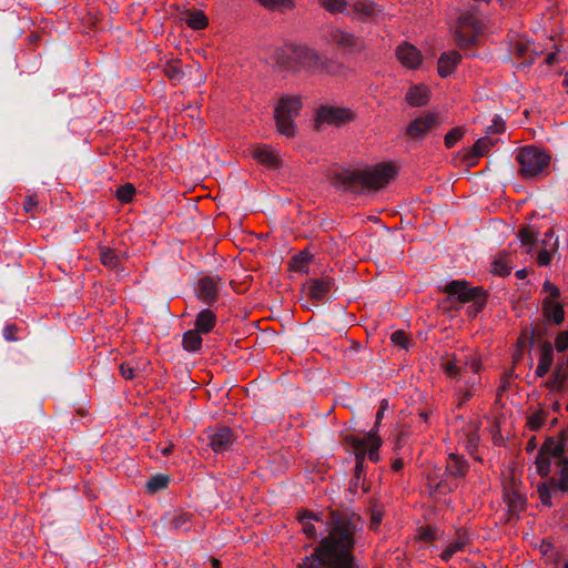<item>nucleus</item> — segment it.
<instances>
[{
	"instance_id": "f257e3e1",
	"label": "nucleus",
	"mask_w": 568,
	"mask_h": 568,
	"mask_svg": "<svg viewBox=\"0 0 568 568\" xmlns=\"http://www.w3.org/2000/svg\"><path fill=\"white\" fill-rule=\"evenodd\" d=\"M298 521L308 538H322L316 551L298 568H354V532L348 520L334 513L304 510L300 513Z\"/></svg>"
},
{
	"instance_id": "f03ea898",
	"label": "nucleus",
	"mask_w": 568,
	"mask_h": 568,
	"mask_svg": "<svg viewBox=\"0 0 568 568\" xmlns=\"http://www.w3.org/2000/svg\"><path fill=\"white\" fill-rule=\"evenodd\" d=\"M567 439V432H562L558 440L547 439L536 459L537 471L541 477L549 475L551 464L560 468L561 479L559 487L562 491L568 489V459L565 457Z\"/></svg>"
},
{
	"instance_id": "7ed1b4c3",
	"label": "nucleus",
	"mask_w": 568,
	"mask_h": 568,
	"mask_svg": "<svg viewBox=\"0 0 568 568\" xmlns=\"http://www.w3.org/2000/svg\"><path fill=\"white\" fill-rule=\"evenodd\" d=\"M440 366L447 376L465 381L468 387L474 388L478 383L481 362L474 351H463L444 357Z\"/></svg>"
},
{
	"instance_id": "20e7f679",
	"label": "nucleus",
	"mask_w": 568,
	"mask_h": 568,
	"mask_svg": "<svg viewBox=\"0 0 568 568\" xmlns=\"http://www.w3.org/2000/svg\"><path fill=\"white\" fill-rule=\"evenodd\" d=\"M397 174L390 163H381L372 168L358 170L351 175V185L358 184L367 190H379L386 186Z\"/></svg>"
},
{
	"instance_id": "39448f33",
	"label": "nucleus",
	"mask_w": 568,
	"mask_h": 568,
	"mask_svg": "<svg viewBox=\"0 0 568 568\" xmlns=\"http://www.w3.org/2000/svg\"><path fill=\"white\" fill-rule=\"evenodd\" d=\"M302 108V100L298 97H282L274 108V119L277 131L293 138L296 134L295 118L298 116Z\"/></svg>"
},
{
	"instance_id": "423d86ee",
	"label": "nucleus",
	"mask_w": 568,
	"mask_h": 568,
	"mask_svg": "<svg viewBox=\"0 0 568 568\" xmlns=\"http://www.w3.org/2000/svg\"><path fill=\"white\" fill-rule=\"evenodd\" d=\"M516 159L519 163V173L526 179L542 174L550 162L549 154L534 146L523 148Z\"/></svg>"
},
{
	"instance_id": "0eeeda50",
	"label": "nucleus",
	"mask_w": 568,
	"mask_h": 568,
	"mask_svg": "<svg viewBox=\"0 0 568 568\" xmlns=\"http://www.w3.org/2000/svg\"><path fill=\"white\" fill-rule=\"evenodd\" d=\"M292 59L301 67L311 71H328L326 59L307 45L292 47Z\"/></svg>"
},
{
	"instance_id": "6e6552de",
	"label": "nucleus",
	"mask_w": 568,
	"mask_h": 568,
	"mask_svg": "<svg viewBox=\"0 0 568 568\" xmlns=\"http://www.w3.org/2000/svg\"><path fill=\"white\" fill-rule=\"evenodd\" d=\"M347 440L355 450L357 459L363 460L367 456L373 462L378 460V448L382 442L375 430L363 437L349 436Z\"/></svg>"
},
{
	"instance_id": "1a4fd4ad",
	"label": "nucleus",
	"mask_w": 568,
	"mask_h": 568,
	"mask_svg": "<svg viewBox=\"0 0 568 568\" xmlns=\"http://www.w3.org/2000/svg\"><path fill=\"white\" fill-rule=\"evenodd\" d=\"M382 13V9L373 0H349L346 16L357 21H369Z\"/></svg>"
},
{
	"instance_id": "9d476101",
	"label": "nucleus",
	"mask_w": 568,
	"mask_h": 568,
	"mask_svg": "<svg viewBox=\"0 0 568 568\" xmlns=\"http://www.w3.org/2000/svg\"><path fill=\"white\" fill-rule=\"evenodd\" d=\"M355 114L351 109L335 108V106H322L317 111L316 122L321 124H334L341 125L354 120Z\"/></svg>"
},
{
	"instance_id": "9b49d317",
	"label": "nucleus",
	"mask_w": 568,
	"mask_h": 568,
	"mask_svg": "<svg viewBox=\"0 0 568 568\" xmlns=\"http://www.w3.org/2000/svg\"><path fill=\"white\" fill-rule=\"evenodd\" d=\"M445 291L463 303L475 302L480 304L484 301L481 288L478 286L470 287L466 281H452L446 285Z\"/></svg>"
},
{
	"instance_id": "f8f14e48",
	"label": "nucleus",
	"mask_w": 568,
	"mask_h": 568,
	"mask_svg": "<svg viewBox=\"0 0 568 568\" xmlns=\"http://www.w3.org/2000/svg\"><path fill=\"white\" fill-rule=\"evenodd\" d=\"M323 39L327 44L335 45L342 50H352L357 47L358 42L354 34L339 28L327 29L323 34Z\"/></svg>"
},
{
	"instance_id": "ddd939ff",
	"label": "nucleus",
	"mask_w": 568,
	"mask_h": 568,
	"mask_svg": "<svg viewBox=\"0 0 568 568\" xmlns=\"http://www.w3.org/2000/svg\"><path fill=\"white\" fill-rule=\"evenodd\" d=\"M398 62L407 69H417L422 65L423 55L420 51L410 43L402 42L395 51Z\"/></svg>"
},
{
	"instance_id": "4468645a",
	"label": "nucleus",
	"mask_w": 568,
	"mask_h": 568,
	"mask_svg": "<svg viewBox=\"0 0 568 568\" xmlns=\"http://www.w3.org/2000/svg\"><path fill=\"white\" fill-rule=\"evenodd\" d=\"M440 124V119L434 113L415 119L407 128V134L412 138H422L427 132Z\"/></svg>"
},
{
	"instance_id": "2eb2a0df",
	"label": "nucleus",
	"mask_w": 568,
	"mask_h": 568,
	"mask_svg": "<svg viewBox=\"0 0 568 568\" xmlns=\"http://www.w3.org/2000/svg\"><path fill=\"white\" fill-rule=\"evenodd\" d=\"M251 156L260 164L268 169H277L281 165L280 154L267 145H255L250 150Z\"/></svg>"
},
{
	"instance_id": "dca6fc26",
	"label": "nucleus",
	"mask_w": 568,
	"mask_h": 568,
	"mask_svg": "<svg viewBox=\"0 0 568 568\" xmlns=\"http://www.w3.org/2000/svg\"><path fill=\"white\" fill-rule=\"evenodd\" d=\"M209 445L214 452H224L233 443L232 430L226 426L212 428L209 433Z\"/></svg>"
},
{
	"instance_id": "f3484780",
	"label": "nucleus",
	"mask_w": 568,
	"mask_h": 568,
	"mask_svg": "<svg viewBox=\"0 0 568 568\" xmlns=\"http://www.w3.org/2000/svg\"><path fill=\"white\" fill-rule=\"evenodd\" d=\"M219 290V281L213 277H202L197 282L196 295L205 302L212 303L216 300Z\"/></svg>"
},
{
	"instance_id": "a211bd4d",
	"label": "nucleus",
	"mask_w": 568,
	"mask_h": 568,
	"mask_svg": "<svg viewBox=\"0 0 568 568\" xmlns=\"http://www.w3.org/2000/svg\"><path fill=\"white\" fill-rule=\"evenodd\" d=\"M469 544V536L466 530L459 529L456 532V537L454 541L449 542L443 552L440 554V558L444 561L450 560V558L457 552L463 551L466 546Z\"/></svg>"
},
{
	"instance_id": "6ab92c4d",
	"label": "nucleus",
	"mask_w": 568,
	"mask_h": 568,
	"mask_svg": "<svg viewBox=\"0 0 568 568\" xmlns=\"http://www.w3.org/2000/svg\"><path fill=\"white\" fill-rule=\"evenodd\" d=\"M460 54L457 51L443 53L438 60V73L440 77L446 78L450 75L457 64L460 62Z\"/></svg>"
},
{
	"instance_id": "aec40b11",
	"label": "nucleus",
	"mask_w": 568,
	"mask_h": 568,
	"mask_svg": "<svg viewBox=\"0 0 568 568\" xmlns=\"http://www.w3.org/2000/svg\"><path fill=\"white\" fill-rule=\"evenodd\" d=\"M430 91L425 85H413L406 93V101L412 106H422L429 101Z\"/></svg>"
},
{
	"instance_id": "412c9836",
	"label": "nucleus",
	"mask_w": 568,
	"mask_h": 568,
	"mask_svg": "<svg viewBox=\"0 0 568 568\" xmlns=\"http://www.w3.org/2000/svg\"><path fill=\"white\" fill-rule=\"evenodd\" d=\"M552 357L554 349L551 344L545 343L541 347L538 365L536 368V375L538 377H544L549 372L552 365Z\"/></svg>"
},
{
	"instance_id": "4be33fe9",
	"label": "nucleus",
	"mask_w": 568,
	"mask_h": 568,
	"mask_svg": "<svg viewBox=\"0 0 568 568\" xmlns=\"http://www.w3.org/2000/svg\"><path fill=\"white\" fill-rule=\"evenodd\" d=\"M511 264H513L511 254L508 252H501L493 261V264H491L493 273L500 275V276L508 275L513 270Z\"/></svg>"
},
{
	"instance_id": "5701e85b",
	"label": "nucleus",
	"mask_w": 568,
	"mask_h": 568,
	"mask_svg": "<svg viewBox=\"0 0 568 568\" xmlns=\"http://www.w3.org/2000/svg\"><path fill=\"white\" fill-rule=\"evenodd\" d=\"M215 314L210 310L201 311L195 320V329L202 334L210 333L215 326Z\"/></svg>"
},
{
	"instance_id": "b1692460",
	"label": "nucleus",
	"mask_w": 568,
	"mask_h": 568,
	"mask_svg": "<svg viewBox=\"0 0 568 568\" xmlns=\"http://www.w3.org/2000/svg\"><path fill=\"white\" fill-rule=\"evenodd\" d=\"M332 283L328 280H312L307 284L308 295L314 300H322L331 291Z\"/></svg>"
},
{
	"instance_id": "393cba45",
	"label": "nucleus",
	"mask_w": 568,
	"mask_h": 568,
	"mask_svg": "<svg viewBox=\"0 0 568 568\" xmlns=\"http://www.w3.org/2000/svg\"><path fill=\"white\" fill-rule=\"evenodd\" d=\"M545 315L551 318L556 324H560L564 321V308L562 305L556 300L545 298L544 300Z\"/></svg>"
},
{
	"instance_id": "a878e982",
	"label": "nucleus",
	"mask_w": 568,
	"mask_h": 568,
	"mask_svg": "<svg viewBox=\"0 0 568 568\" xmlns=\"http://www.w3.org/2000/svg\"><path fill=\"white\" fill-rule=\"evenodd\" d=\"M467 471V464L466 462L460 458L459 456H456L454 454L449 455L447 465H446V473L449 476L453 477H462Z\"/></svg>"
},
{
	"instance_id": "bb28decb",
	"label": "nucleus",
	"mask_w": 568,
	"mask_h": 568,
	"mask_svg": "<svg viewBox=\"0 0 568 568\" xmlns=\"http://www.w3.org/2000/svg\"><path fill=\"white\" fill-rule=\"evenodd\" d=\"M182 19L193 30H202L207 26V18L200 10L186 11Z\"/></svg>"
},
{
	"instance_id": "cd10ccee",
	"label": "nucleus",
	"mask_w": 568,
	"mask_h": 568,
	"mask_svg": "<svg viewBox=\"0 0 568 568\" xmlns=\"http://www.w3.org/2000/svg\"><path fill=\"white\" fill-rule=\"evenodd\" d=\"M476 33L474 29L464 22H460L456 31V40L459 47H467L475 41Z\"/></svg>"
},
{
	"instance_id": "c85d7f7f",
	"label": "nucleus",
	"mask_w": 568,
	"mask_h": 568,
	"mask_svg": "<svg viewBox=\"0 0 568 568\" xmlns=\"http://www.w3.org/2000/svg\"><path fill=\"white\" fill-rule=\"evenodd\" d=\"M200 332L191 329L183 335V347L187 352H196L202 346V337Z\"/></svg>"
},
{
	"instance_id": "c756f323",
	"label": "nucleus",
	"mask_w": 568,
	"mask_h": 568,
	"mask_svg": "<svg viewBox=\"0 0 568 568\" xmlns=\"http://www.w3.org/2000/svg\"><path fill=\"white\" fill-rule=\"evenodd\" d=\"M311 258L312 256L307 252H301L300 254L292 257L290 267L292 271L298 273H307Z\"/></svg>"
},
{
	"instance_id": "7c9ffc66",
	"label": "nucleus",
	"mask_w": 568,
	"mask_h": 568,
	"mask_svg": "<svg viewBox=\"0 0 568 568\" xmlns=\"http://www.w3.org/2000/svg\"><path fill=\"white\" fill-rule=\"evenodd\" d=\"M493 146V142L488 138H480L476 141L470 150L469 161L474 162L477 158L485 155L490 148Z\"/></svg>"
},
{
	"instance_id": "2f4dec72",
	"label": "nucleus",
	"mask_w": 568,
	"mask_h": 568,
	"mask_svg": "<svg viewBox=\"0 0 568 568\" xmlns=\"http://www.w3.org/2000/svg\"><path fill=\"white\" fill-rule=\"evenodd\" d=\"M320 6L331 13H344L347 10L348 0H318Z\"/></svg>"
},
{
	"instance_id": "473e14b6",
	"label": "nucleus",
	"mask_w": 568,
	"mask_h": 568,
	"mask_svg": "<svg viewBox=\"0 0 568 568\" xmlns=\"http://www.w3.org/2000/svg\"><path fill=\"white\" fill-rule=\"evenodd\" d=\"M518 239L521 246L525 247L527 254H531L532 245H535V233L532 230L526 227L519 231Z\"/></svg>"
},
{
	"instance_id": "72a5a7b5",
	"label": "nucleus",
	"mask_w": 568,
	"mask_h": 568,
	"mask_svg": "<svg viewBox=\"0 0 568 568\" xmlns=\"http://www.w3.org/2000/svg\"><path fill=\"white\" fill-rule=\"evenodd\" d=\"M168 484H169V477L168 476L158 475V476L152 477L148 481L146 489L150 493H156V491L165 488L168 486Z\"/></svg>"
},
{
	"instance_id": "f704fd0d",
	"label": "nucleus",
	"mask_w": 568,
	"mask_h": 568,
	"mask_svg": "<svg viewBox=\"0 0 568 568\" xmlns=\"http://www.w3.org/2000/svg\"><path fill=\"white\" fill-rule=\"evenodd\" d=\"M134 193V186L128 183L116 190L115 196L121 203H128L133 199Z\"/></svg>"
},
{
	"instance_id": "c9c22d12",
	"label": "nucleus",
	"mask_w": 568,
	"mask_h": 568,
	"mask_svg": "<svg viewBox=\"0 0 568 568\" xmlns=\"http://www.w3.org/2000/svg\"><path fill=\"white\" fill-rule=\"evenodd\" d=\"M100 256H101V262L105 266L113 268V267L118 266V264H119V256L111 248H108V247L102 248L100 252Z\"/></svg>"
},
{
	"instance_id": "e433bc0d",
	"label": "nucleus",
	"mask_w": 568,
	"mask_h": 568,
	"mask_svg": "<svg viewBox=\"0 0 568 568\" xmlns=\"http://www.w3.org/2000/svg\"><path fill=\"white\" fill-rule=\"evenodd\" d=\"M263 7L273 10H283L293 7V0H257Z\"/></svg>"
},
{
	"instance_id": "4c0bfd02",
	"label": "nucleus",
	"mask_w": 568,
	"mask_h": 568,
	"mask_svg": "<svg viewBox=\"0 0 568 568\" xmlns=\"http://www.w3.org/2000/svg\"><path fill=\"white\" fill-rule=\"evenodd\" d=\"M464 135V130L462 128H454L445 135V145L450 149L453 148L457 141L462 139Z\"/></svg>"
},
{
	"instance_id": "58836bf2",
	"label": "nucleus",
	"mask_w": 568,
	"mask_h": 568,
	"mask_svg": "<svg viewBox=\"0 0 568 568\" xmlns=\"http://www.w3.org/2000/svg\"><path fill=\"white\" fill-rule=\"evenodd\" d=\"M390 341L399 346L400 348L406 349L408 347V336L403 331H396L390 335Z\"/></svg>"
},
{
	"instance_id": "ea45409f",
	"label": "nucleus",
	"mask_w": 568,
	"mask_h": 568,
	"mask_svg": "<svg viewBox=\"0 0 568 568\" xmlns=\"http://www.w3.org/2000/svg\"><path fill=\"white\" fill-rule=\"evenodd\" d=\"M544 292L548 294V296H546L545 298H550V300L556 301L559 297L558 287L549 281L545 282Z\"/></svg>"
},
{
	"instance_id": "a19ab883",
	"label": "nucleus",
	"mask_w": 568,
	"mask_h": 568,
	"mask_svg": "<svg viewBox=\"0 0 568 568\" xmlns=\"http://www.w3.org/2000/svg\"><path fill=\"white\" fill-rule=\"evenodd\" d=\"M437 530L433 527H424L419 530V539L432 541L436 538Z\"/></svg>"
},
{
	"instance_id": "79ce46f5",
	"label": "nucleus",
	"mask_w": 568,
	"mask_h": 568,
	"mask_svg": "<svg viewBox=\"0 0 568 568\" xmlns=\"http://www.w3.org/2000/svg\"><path fill=\"white\" fill-rule=\"evenodd\" d=\"M551 253L546 248H539L537 254V263L540 266H546L550 263Z\"/></svg>"
},
{
	"instance_id": "37998d69",
	"label": "nucleus",
	"mask_w": 568,
	"mask_h": 568,
	"mask_svg": "<svg viewBox=\"0 0 568 568\" xmlns=\"http://www.w3.org/2000/svg\"><path fill=\"white\" fill-rule=\"evenodd\" d=\"M555 346L558 352H564L568 348V332H564L557 336Z\"/></svg>"
},
{
	"instance_id": "c03bdc74",
	"label": "nucleus",
	"mask_w": 568,
	"mask_h": 568,
	"mask_svg": "<svg viewBox=\"0 0 568 568\" xmlns=\"http://www.w3.org/2000/svg\"><path fill=\"white\" fill-rule=\"evenodd\" d=\"M121 375L125 379H132L135 377V367L131 363H124L120 366Z\"/></svg>"
},
{
	"instance_id": "a18cd8bd",
	"label": "nucleus",
	"mask_w": 568,
	"mask_h": 568,
	"mask_svg": "<svg viewBox=\"0 0 568 568\" xmlns=\"http://www.w3.org/2000/svg\"><path fill=\"white\" fill-rule=\"evenodd\" d=\"M38 205V201L34 195H29L24 200V210L27 212L32 211Z\"/></svg>"
},
{
	"instance_id": "49530a36",
	"label": "nucleus",
	"mask_w": 568,
	"mask_h": 568,
	"mask_svg": "<svg viewBox=\"0 0 568 568\" xmlns=\"http://www.w3.org/2000/svg\"><path fill=\"white\" fill-rule=\"evenodd\" d=\"M14 331H16L14 326H7L3 332L6 339L14 341L16 339Z\"/></svg>"
},
{
	"instance_id": "de8ad7c7",
	"label": "nucleus",
	"mask_w": 568,
	"mask_h": 568,
	"mask_svg": "<svg viewBox=\"0 0 568 568\" xmlns=\"http://www.w3.org/2000/svg\"><path fill=\"white\" fill-rule=\"evenodd\" d=\"M386 407H387V400H386V399H384V400L381 403V407H379V409H378V412H377V414H376V420H377V423L383 418V416H384V412H385Z\"/></svg>"
},
{
	"instance_id": "09e8293b",
	"label": "nucleus",
	"mask_w": 568,
	"mask_h": 568,
	"mask_svg": "<svg viewBox=\"0 0 568 568\" xmlns=\"http://www.w3.org/2000/svg\"><path fill=\"white\" fill-rule=\"evenodd\" d=\"M559 61V54L558 52H554V53H550L548 54V57L546 58V63L548 65H551L554 64L555 62Z\"/></svg>"
},
{
	"instance_id": "8fccbe9b",
	"label": "nucleus",
	"mask_w": 568,
	"mask_h": 568,
	"mask_svg": "<svg viewBox=\"0 0 568 568\" xmlns=\"http://www.w3.org/2000/svg\"><path fill=\"white\" fill-rule=\"evenodd\" d=\"M382 521V515L378 513H374L372 515V526L376 528Z\"/></svg>"
},
{
	"instance_id": "3c124183",
	"label": "nucleus",
	"mask_w": 568,
	"mask_h": 568,
	"mask_svg": "<svg viewBox=\"0 0 568 568\" xmlns=\"http://www.w3.org/2000/svg\"><path fill=\"white\" fill-rule=\"evenodd\" d=\"M503 130V124L499 122H496L493 126L488 128V132L490 133H498Z\"/></svg>"
},
{
	"instance_id": "603ef678",
	"label": "nucleus",
	"mask_w": 568,
	"mask_h": 568,
	"mask_svg": "<svg viewBox=\"0 0 568 568\" xmlns=\"http://www.w3.org/2000/svg\"><path fill=\"white\" fill-rule=\"evenodd\" d=\"M186 521V518L184 516H181L174 520V526L176 528L181 527L183 523Z\"/></svg>"
},
{
	"instance_id": "864d4df0",
	"label": "nucleus",
	"mask_w": 568,
	"mask_h": 568,
	"mask_svg": "<svg viewBox=\"0 0 568 568\" xmlns=\"http://www.w3.org/2000/svg\"><path fill=\"white\" fill-rule=\"evenodd\" d=\"M528 424L531 429H537L539 427V423L532 418L529 419Z\"/></svg>"
},
{
	"instance_id": "5fc2aeb1",
	"label": "nucleus",
	"mask_w": 568,
	"mask_h": 568,
	"mask_svg": "<svg viewBox=\"0 0 568 568\" xmlns=\"http://www.w3.org/2000/svg\"><path fill=\"white\" fill-rule=\"evenodd\" d=\"M172 448H173V446H172V445H169V446H166V447L162 448V450H161V452H162V454H163V455H165V456H166V455H169V454L172 452Z\"/></svg>"
},
{
	"instance_id": "6e6d98bb",
	"label": "nucleus",
	"mask_w": 568,
	"mask_h": 568,
	"mask_svg": "<svg viewBox=\"0 0 568 568\" xmlns=\"http://www.w3.org/2000/svg\"><path fill=\"white\" fill-rule=\"evenodd\" d=\"M402 467H403V463H402L400 460H395V462L393 463V468H394L395 470H399Z\"/></svg>"
},
{
	"instance_id": "4d7b16f0",
	"label": "nucleus",
	"mask_w": 568,
	"mask_h": 568,
	"mask_svg": "<svg viewBox=\"0 0 568 568\" xmlns=\"http://www.w3.org/2000/svg\"><path fill=\"white\" fill-rule=\"evenodd\" d=\"M528 49H529V48H528V44H527L526 47H521V45H518V47H517V51L519 52V54H523V52H524L525 50H528Z\"/></svg>"
},
{
	"instance_id": "13d9d810",
	"label": "nucleus",
	"mask_w": 568,
	"mask_h": 568,
	"mask_svg": "<svg viewBox=\"0 0 568 568\" xmlns=\"http://www.w3.org/2000/svg\"><path fill=\"white\" fill-rule=\"evenodd\" d=\"M436 489H439V490H443L444 489V484L440 481V483H435L434 484Z\"/></svg>"
},
{
	"instance_id": "bf43d9fd",
	"label": "nucleus",
	"mask_w": 568,
	"mask_h": 568,
	"mask_svg": "<svg viewBox=\"0 0 568 568\" xmlns=\"http://www.w3.org/2000/svg\"><path fill=\"white\" fill-rule=\"evenodd\" d=\"M517 275H518L520 278H523V277H524V271H518V272H517Z\"/></svg>"
},
{
	"instance_id": "052dcab7",
	"label": "nucleus",
	"mask_w": 568,
	"mask_h": 568,
	"mask_svg": "<svg viewBox=\"0 0 568 568\" xmlns=\"http://www.w3.org/2000/svg\"><path fill=\"white\" fill-rule=\"evenodd\" d=\"M175 74H178V72L174 71V72H172V74L170 77L173 78V77H175Z\"/></svg>"
},
{
	"instance_id": "680f3d73",
	"label": "nucleus",
	"mask_w": 568,
	"mask_h": 568,
	"mask_svg": "<svg viewBox=\"0 0 568 568\" xmlns=\"http://www.w3.org/2000/svg\"><path fill=\"white\" fill-rule=\"evenodd\" d=\"M564 568H568V561L565 562Z\"/></svg>"
}]
</instances>
